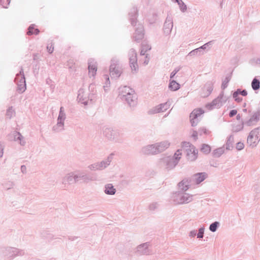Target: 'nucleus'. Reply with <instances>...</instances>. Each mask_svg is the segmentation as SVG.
<instances>
[{
	"label": "nucleus",
	"mask_w": 260,
	"mask_h": 260,
	"mask_svg": "<svg viewBox=\"0 0 260 260\" xmlns=\"http://www.w3.org/2000/svg\"><path fill=\"white\" fill-rule=\"evenodd\" d=\"M110 74L112 78H117L120 75L121 70L119 66L115 63H113L111 64Z\"/></svg>",
	"instance_id": "nucleus-7"
},
{
	"label": "nucleus",
	"mask_w": 260,
	"mask_h": 260,
	"mask_svg": "<svg viewBox=\"0 0 260 260\" xmlns=\"http://www.w3.org/2000/svg\"><path fill=\"white\" fill-rule=\"evenodd\" d=\"M62 109H63V108H62V107H61V108H60V114H59V116L58 119L61 118V112H62Z\"/></svg>",
	"instance_id": "nucleus-32"
},
{
	"label": "nucleus",
	"mask_w": 260,
	"mask_h": 260,
	"mask_svg": "<svg viewBox=\"0 0 260 260\" xmlns=\"http://www.w3.org/2000/svg\"><path fill=\"white\" fill-rule=\"evenodd\" d=\"M181 155H182V153L179 150H178L174 154V158L176 160V161L177 162L178 160L180 159V158H181Z\"/></svg>",
	"instance_id": "nucleus-20"
},
{
	"label": "nucleus",
	"mask_w": 260,
	"mask_h": 260,
	"mask_svg": "<svg viewBox=\"0 0 260 260\" xmlns=\"http://www.w3.org/2000/svg\"><path fill=\"white\" fill-rule=\"evenodd\" d=\"M206 175L205 174L203 173H198L194 175V181L197 183L199 184L202 181H203L206 178Z\"/></svg>",
	"instance_id": "nucleus-11"
},
{
	"label": "nucleus",
	"mask_w": 260,
	"mask_h": 260,
	"mask_svg": "<svg viewBox=\"0 0 260 260\" xmlns=\"http://www.w3.org/2000/svg\"><path fill=\"white\" fill-rule=\"evenodd\" d=\"M248 124L249 125H250V122H248Z\"/></svg>",
	"instance_id": "nucleus-37"
},
{
	"label": "nucleus",
	"mask_w": 260,
	"mask_h": 260,
	"mask_svg": "<svg viewBox=\"0 0 260 260\" xmlns=\"http://www.w3.org/2000/svg\"><path fill=\"white\" fill-rule=\"evenodd\" d=\"M203 236V231L202 229L199 230V233L198 234V238H202Z\"/></svg>",
	"instance_id": "nucleus-29"
},
{
	"label": "nucleus",
	"mask_w": 260,
	"mask_h": 260,
	"mask_svg": "<svg viewBox=\"0 0 260 260\" xmlns=\"http://www.w3.org/2000/svg\"><path fill=\"white\" fill-rule=\"evenodd\" d=\"M189 182L187 180H183L180 182L179 184V187L182 190H186L188 187Z\"/></svg>",
	"instance_id": "nucleus-13"
},
{
	"label": "nucleus",
	"mask_w": 260,
	"mask_h": 260,
	"mask_svg": "<svg viewBox=\"0 0 260 260\" xmlns=\"http://www.w3.org/2000/svg\"><path fill=\"white\" fill-rule=\"evenodd\" d=\"M176 1L178 3V4L180 6V9L182 10V11H184L186 10L187 8L186 5L184 4V3L180 0H176Z\"/></svg>",
	"instance_id": "nucleus-21"
},
{
	"label": "nucleus",
	"mask_w": 260,
	"mask_h": 260,
	"mask_svg": "<svg viewBox=\"0 0 260 260\" xmlns=\"http://www.w3.org/2000/svg\"><path fill=\"white\" fill-rule=\"evenodd\" d=\"M169 88L173 91L177 90L179 88V84L175 81H172L170 82Z\"/></svg>",
	"instance_id": "nucleus-16"
},
{
	"label": "nucleus",
	"mask_w": 260,
	"mask_h": 260,
	"mask_svg": "<svg viewBox=\"0 0 260 260\" xmlns=\"http://www.w3.org/2000/svg\"><path fill=\"white\" fill-rule=\"evenodd\" d=\"M209 131L206 127H202L199 129L200 135H202L203 134L209 135Z\"/></svg>",
	"instance_id": "nucleus-19"
},
{
	"label": "nucleus",
	"mask_w": 260,
	"mask_h": 260,
	"mask_svg": "<svg viewBox=\"0 0 260 260\" xmlns=\"http://www.w3.org/2000/svg\"><path fill=\"white\" fill-rule=\"evenodd\" d=\"M260 140V128H257L250 133L248 138L247 143L250 145H256Z\"/></svg>",
	"instance_id": "nucleus-3"
},
{
	"label": "nucleus",
	"mask_w": 260,
	"mask_h": 260,
	"mask_svg": "<svg viewBox=\"0 0 260 260\" xmlns=\"http://www.w3.org/2000/svg\"><path fill=\"white\" fill-rule=\"evenodd\" d=\"M15 82L18 85V90L20 92H23L26 89L25 87V81L23 75L21 74L17 75L15 78Z\"/></svg>",
	"instance_id": "nucleus-6"
},
{
	"label": "nucleus",
	"mask_w": 260,
	"mask_h": 260,
	"mask_svg": "<svg viewBox=\"0 0 260 260\" xmlns=\"http://www.w3.org/2000/svg\"><path fill=\"white\" fill-rule=\"evenodd\" d=\"M89 75L91 76H94L96 74L97 71L96 65L93 63L90 62L88 66Z\"/></svg>",
	"instance_id": "nucleus-10"
},
{
	"label": "nucleus",
	"mask_w": 260,
	"mask_h": 260,
	"mask_svg": "<svg viewBox=\"0 0 260 260\" xmlns=\"http://www.w3.org/2000/svg\"><path fill=\"white\" fill-rule=\"evenodd\" d=\"M201 151L204 153L208 154L211 151V147L209 145L203 144L201 148Z\"/></svg>",
	"instance_id": "nucleus-15"
},
{
	"label": "nucleus",
	"mask_w": 260,
	"mask_h": 260,
	"mask_svg": "<svg viewBox=\"0 0 260 260\" xmlns=\"http://www.w3.org/2000/svg\"><path fill=\"white\" fill-rule=\"evenodd\" d=\"M238 118H239V115H237Z\"/></svg>",
	"instance_id": "nucleus-38"
},
{
	"label": "nucleus",
	"mask_w": 260,
	"mask_h": 260,
	"mask_svg": "<svg viewBox=\"0 0 260 260\" xmlns=\"http://www.w3.org/2000/svg\"><path fill=\"white\" fill-rule=\"evenodd\" d=\"M176 73H172L171 75V78H173V76L175 75Z\"/></svg>",
	"instance_id": "nucleus-33"
},
{
	"label": "nucleus",
	"mask_w": 260,
	"mask_h": 260,
	"mask_svg": "<svg viewBox=\"0 0 260 260\" xmlns=\"http://www.w3.org/2000/svg\"><path fill=\"white\" fill-rule=\"evenodd\" d=\"M234 143V138L232 137H230L226 142V148L228 150H230L233 148V144Z\"/></svg>",
	"instance_id": "nucleus-18"
},
{
	"label": "nucleus",
	"mask_w": 260,
	"mask_h": 260,
	"mask_svg": "<svg viewBox=\"0 0 260 260\" xmlns=\"http://www.w3.org/2000/svg\"><path fill=\"white\" fill-rule=\"evenodd\" d=\"M47 49L48 52L50 53H51L53 52V49H54L53 45L52 44H48L47 47Z\"/></svg>",
	"instance_id": "nucleus-26"
},
{
	"label": "nucleus",
	"mask_w": 260,
	"mask_h": 260,
	"mask_svg": "<svg viewBox=\"0 0 260 260\" xmlns=\"http://www.w3.org/2000/svg\"><path fill=\"white\" fill-rule=\"evenodd\" d=\"M106 79L108 81L109 80V77H108L107 76H106Z\"/></svg>",
	"instance_id": "nucleus-35"
},
{
	"label": "nucleus",
	"mask_w": 260,
	"mask_h": 260,
	"mask_svg": "<svg viewBox=\"0 0 260 260\" xmlns=\"http://www.w3.org/2000/svg\"><path fill=\"white\" fill-rule=\"evenodd\" d=\"M209 88H210V89H209V93H210L211 92V91L212 90V87H210Z\"/></svg>",
	"instance_id": "nucleus-34"
},
{
	"label": "nucleus",
	"mask_w": 260,
	"mask_h": 260,
	"mask_svg": "<svg viewBox=\"0 0 260 260\" xmlns=\"http://www.w3.org/2000/svg\"><path fill=\"white\" fill-rule=\"evenodd\" d=\"M39 33V30L38 28L35 27V25L34 24L31 25L28 29V31L27 32V34L28 35H38Z\"/></svg>",
	"instance_id": "nucleus-12"
},
{
	"label": "nucleus",
	"mask_w": 260,
	"mask_h": 260,
	"mask_svg": "<svg viewBox=\"0 0 260 260\" xmlns=\"http://www.w3.org/2000/svg\"><path fill=\"white\" fill-rule=\"evenodd\" d=\"M244 147V144L242 142H238L236 144V149L238 150L243 149Z\"/></svg>",
	"instance_id": "nucleus-23"
},
{
	"label": "nucleus",
	"mask_w": 260,
	"mask_h": 260,
	"mask_svg": "<svg viewBox=\"0 0 260 260\" xmlns=\"http://www.w3.org/2000/svg\"><path fill=\"white\" fill-rule=\"evenodd\" d=\"M259 81L256 79H254L252 82L251 86L254 90H257L259 88Z\"/></svg>",
	"instance_id": "nucleus-17"
},
{
	"label": "nucleus",
	"mask_w": 260,
	"mask_h": 260,
	"mask_svg": "<svg viewBox=\"0 0 260 260\" xmlns=\"http://www.w3.org/2000/svg\"><path fill=\"white\" fill-rule=\"evenodd\" d=\"M3 154V146L0 145V157H1Z\"/></svg>",
	"instance_id": "nucleus-31"
},
{
	"label": "nucleus",
	"mask_w": 260,
	"mask_h": 260,
	"mask_svg": "<svg viewBox=\"0 0 260 260\" xmlns=\"http://www.w3.org/2000/svg\"><path fill=\"white\" fill-rule=\"evenodd\" d=\"M179 201H178V204L187 203L191 201V197L188 194L184 193L179 197Z\"/></svg>",
	"instance_id": "nucleus-9"
},
{
	"label": "nucleus",
	"mask_w": 260,
	"mask_h": 260,
	"mask_svg": "<svg viewBox=\"0 0 260 260\" xmlns=\"http://www.w3.org/2000/svg\"><path fill=\"white\" fill-rule=\"evenodd\" d=\"M129 64L131 69L133 71H136L138 69V66L137 64V54L134 52H132L131 54Z\"/></svg>",
	"instance_id": "nucleus-8"
},
{
	"label": "nucleus",
	"mask_w": 260,
	"mask_h": 260,
	"mask_svg": "<svg viewBox=\"0 0 260 260\" xmlns=\"http://www.w3.org/2000/svg\"><path fill=\"white\" fill-rule=\"evenodd\" d=\"M192 137L194 139L197 140L198 139V133L196 131H193L191 135Z\"/></svg>",
	"instance_id": "nucleus-27"
},
{
	"label": "nucleus",
	"mask_w": 260,
	"mask_h": 260,
	"mask_svg": "<svg viewBox=\"0 0 260 260\" xmlns=\"http://www.w3.org/2000/svg\"><path fill=\"white\" fill-rule=\"evenodd\" d=\"M105 192L107 194H114L115 192V189L112 184H108L106 186Z\"/></svg>",
	"instance_id": "nucleus-14"
},
{
	"label": "nucleus",
	"mask_w": 260,
	"mask_h": 260,
	"mask_svg": "<svg viewBox=\"0 0 260 260\" xmlns=\"http://www.w3.org/2000/svg\"><path fill=\"white\" fill-rule=\"evenodd\" d=\"M238 95H239V91H238L234 92V93L233 94V96L235 99V100L238 101V102H240V101H242V99H240L238 97Z\"/></svg>",
	"instance_id": "nucleus-24"
},
{
	"label": "nucleus",
	"mask_w": 260,
	"mask_h": 260,
	"mask_svg": "<svg viewBox=\"0 0 260 260\" xmlns=\"http://www.w3.org/2000/svg\"><path fill=\"white\" fill-rule=\"evenodd\" d=\"M258 115L260 116V111L258 112Z\"/></svg>",
	"instance_id": "nucleus-36"
},
{
	"label": "nucleus",
	"mask_w": 260,
	"mask_h": 260,
	"mask_svg": "<svg viewBox=\"0 0 260 260\" xmlns=\"http://www.w3.org/2000/svg\"><path fill=\"white\" fill-rule=\"evenodd\" d=\"M239 91V94H241V95L243 96H246L247 94V92L246 90H243V91Z\"/></svg>",
	"instance_id": "nucleus-30"
},
{
	"label": "nucleus",
	"mask_w": 260,
	"mask_h": 260,
	"mask_svg": "<svg viewBox=\"0 0 260 260\" xmlns=\"http://www.w3.org/2000/svg\"><path fill=\"white\" fill-rule=\"evenodd\" d=\"M182 147L185 149L188 160L193 161L197 158L198 151L193 145L184 142L182 143Z\"/></svg>",
	"instance_id": "nucleus-2"
},
{
	"label": "nucleus",
	"mask_w": 260,
	"mask_h": 260,
	"mask_svg": "<svg viewBox=\"0 0 260 260\" xmlns=\"http://www.w3.org/2000/svg\"><path fill=\"white\" fill-rule=\"evenodd\" d=\"M121 94L122 96L125 98V100L128 102V103H130L131 102L133 101V99L135 98V95L134 94V91L133 89L129 87L124 86L121 88Z\"/></svg>",
	"instance_id": "nucleus-4"
},
{
	"label": "nucleus",
	"mask_w": 260,
	"mask_h": 260,
	"mask_svg": "<svg viewBox=\"0 0 260 260\" xmlns=\"http://www.w3.org/2000/svg\"><path fill=\"white\" fill-rule=\"evenodd\" d=\"M223 152V150L222 148H219L216 149L214 152V155L215 156H219L220 154H221Z\"/></svg>",
	"instance_id": "nucleus-25"
},
{
	"label": "nucleus",
	"mask_w": 260,
	"mask_h": 260,
	"mask_svg": "<svg viewBox=\"0 0 260 260\" xmlns=\"http://www.w3.org/2000/svg\"><path fill=\"white\" fill-rule=\"evenodd\" d=\"M169 146L170 143L168 142H162L156 145L148 146L145 149V153L146 154H155L165 150Z\"/></svg>",
	"instance_id": "nucleus-1"
},
{
	"label": "nucleus",
	"mask_w": 260,
	"mask_h": 260,
	"mask_svg": "<svg viewBox=\"0 0 260 260\" xmlns=\"http://www.w3.org/2000/svg\"><path fill=\"white\" fill-rule=\"evenodd\" d=\"M218 222H215L212 223L210 226V230L212 232H215L216 230Z\"/></svg>",
	"instance_id": "nucleus-22"
},
{
	"label": "nucleus",
	"mask_w": 260,
	"mask_h": 260,
	"mask_svg": "<svg viewBox=\"0 0 260 260\" xmlns=\"http://www.w3.org/2000/svg\"><path fill=\"white\" fill-rule=\"evenodd\" d=\"M237 113V110H232L230 113V117H233V116L236 115Z\"/></svg>",
	"instance_id": "nucleus-28"
},
{
	"label": "nucleus",
	"mask_w": 260,
	"mask_h": 260,
	"mask_svg": "<svg viewBox=\"0 0 260 260\" xmlns=\"http://www.w3.org/2000/svg\"><path fill=\"white\" fill-rule=\"evenodd\" d=\"M238 118H239V115H237Z\"/></svg>",
	"instance_id": "nucleus-39"
},
{
	"label": "nucleus",
	"mask_w": 260,
	"mask_h": 260,
	"mask_svg": "<svg viewBox=\"0 0 260 260\" xmlns=\"http://www.w3.org/2000/svg\"><path fill=\"white\" fill-rule=\"evenodd\" d=\"M203 111L201 109L194 110L190 115V121L193 126H196L198 122V117L203 114Z\"/></svg>",
	"instance_id": "nucleus-5"
},
{
	"label": "nucleus",
	"mask_w": 260,
	"mask_h": 260,
	"mask_svg": "<svg viewBox=\"0 0 260 260\" xmlns=\"http://www.w3.org/2000/svg\"><path fill=\"white\" fill-rule=\"evenodd\" d=\"M8 1L10 2V0H8Z\"/></svg>",
	"instance_id": "nucleus-40"
}]
</instances>
